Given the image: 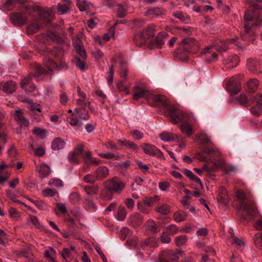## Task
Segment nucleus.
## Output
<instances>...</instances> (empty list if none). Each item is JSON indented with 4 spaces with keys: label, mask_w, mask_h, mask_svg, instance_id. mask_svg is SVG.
Masks as SVG:
<instances>
[{
    "label": "nucleus",
    "mask_w": 262,
    "mask_h": 262,
    "mask_svg": "<svg viewBox=\"0 0 262 262\" xmlns=\"http://www.w3.org/2000/svg\"><path fill=\"white\" fill-rule=\"evenodd\" d=\"M155 211L162 214H167L169 211V208L166 204L158 205L155 209Z\"/></svg>",
    "instance_id": "ea45409f"
},
{
    "label": "nucleus",
    "mask_w": 262,
    "mask_h": 262,
    "mask_svg": "<svg viewBox=\"0 0 262 262\" xmlns=\"http://www.w3.org/2000/svg\"><path fill=\"white\" fill-rule=\"evenodd\" d=\"M40 15L43 19L49 23L51 20V18L53 16V12L51 9L46 8L41 11Z\"/></svg>",
    "instance_id": "cd10ccee"
},
{
    "label": "nucleus",
    "mask_w": 262,
    "mask_h": 262,
    "mask_svg": "<svg viewBox=\"0 0 262 262\" xmlns=\"http://www.w3.org/2000/svg\"><path fill=\"white\" fill-rule=\"evenodd\" d=\"M159 196L146 197L143 200V204L148 207H151L158 200Z\"/></svg>",
    "instance_id": "79ce46f5"
},
{
    "label": "nucleus",
    "mask_w": 262,
    "mask_h": 262,
    "mask_svg": "<svg viewBox=\"0 0 262 262\" xmlns=\"http://www.w3.org/2000/svg\"><path fill=\"white\" fill-rule=\"evenodd\" d=\"M36 207L41 210L47 211L49 210L48 205L41 200L38 201V204H36Z\"/></svg>",
    "instance_id": "338daca9"
},
{
    "label": "nucleus",
    "mask_w": 262,
    "mask_h": 262,
    "mask_svg": "<svg viewBox=\"0 0 262 262\" xmlns=\"http://www.w3.org/2000/svg\"><path fill=\"white\" fill-rule=\"evenodd\" d=\"M127 212L125 208L123 206H119L118 210V214L117 219L120 221H122L125 220L126 217Z\"/></svg>",
    "instance_id": "a19ab883"
},
{
    "label": "nucleus",
    "mask_w": 262,
    "mask_h": 262,
    "mask_svg": "<svg viewBox=\"0 0 262 262\" xmlns=\"http://www.w3.org/2000/svg\"><path fill=\"white\" fill-rule=\"evenodd\" d=\"M147 229L152 233L157 232V226L155 221L152 220H148L145 224Z\"/></svg>",
    "instance_id": "72a5a7b5"
},
{
    "label": "nucleus",
    "mask_w": 262,
    "mask_h": 262,
    "mask_svg": "<svg viewBox=\"0 0 262 262\" xmlns=\"http://www.w3.org/2000/svg\"><path fill=\"white\" fill-rule=\"evenodd\" d=\"M255 96L251 97L248 99L245 94H242L236 97V100L241 105L249 106L254 103Z\"/></svg>",
    "instance_id": "a211bd4d"
},
{
    "label": "nucleus",
    "mask_w": 262,
    "mask_h": 262,
    "mask_svg": "<svg viewBox=\"0 0 262 262\" xmlns=\"http://www.w3.org/2000/svg\"><path fill=\"white\" fill-rule=\"evenodd\" d=\"M256 105L252 106L250 110V112L253 115H259L262 111V94H259L254 97Z\"/></svg>",
    "instance_id": "f8f14e48"
},
{
    "label": "nucleus",
    "mask_w": 262,
    "mask_h": 262,
    "mask_svg": "<svg viewBox=\"0 0 262 262\" xmlns=\"http://www.w3.org/2000/svg\"><path fill=\"white\" fill-rule=\"evenodd\" d=\"M187 216V214L183 211L176 212L173 214V219L177 222H181L184 221Z\"/></svg>",
    "instance_id": "58836bf2"
},
{
    "label": "nucleus",
    "mask_w": 262,
    "mask_h": 262,
    "mask_svg": "<svg viewBox=\"0 0 262 262\" xmlns=\"http://www.w3.org/2000/svg\"><path fill=\"white\" fill-rule=\"evenodd\" d=\"M38 172L41 178L47 177L51 173L50 167L47 164L42 163L40 166Z\"/></svg>",
    "instance_id": "bb28decb"
},
{
    "label": "nucleus",
    "mask_w": 262,
    "mask_h": 262,
    "mask_svg": "<svg viewBox=\"0 0 262 262\" xmlns=\"http://www.w3.org/2000/svg\"><path fill=\"white\" fill-rule=\"evenodd\" d=\"M98 186H86L84 188V190L86 193L89 195L96 194L98 192Z\"/></svg>",
    "instance_id": "603ef678"
},
{
    "label": "nucleus",
    "mask_w": 262,
    "mask_h": 262,
    "mask_svg": "<svg viewBox=\"0 0 262 262\" xmlns=\"http://www.w3.org/2000/svg\"><path fill=\"white\" fill-rule=\"evenodd\" d=\"M204 153L210 155L209 161L215 169L222 168L225 165V161L222 158V154L219 149L214 146L205 147L203 149Z\"/></svg>",
    "instance_id": "7ed1b4c3"
},
{
    "label": "nucleus",
    "mask_w": 262,
    "mask_h": 262,
    "mask_svg": "<svg viewBox=\"0 0 262 262\" xmlns=\"http://www.w3.org/2000/svg\"><path fill=\"white\" fill-rule=\"evenodd\" d=\"M258 84L259 83L257 79H251L248 82V88L249 90L251 92H255L258 88Z\"/></svg>",
    "instance_id": "c03bdc74"
},
{
    "label": "nucleus",
    "mask_w": 262,
    "mask_h": 262,
    "mask_svg": "<svg viewBox=\"0 0 262 262\" xmlns=\"http://www.w3.org/2000/svg\"><path fill=\"white\" fill-rule=\"evenodd\" d=\"M29 221L36 228H39L41 227V225L36 216L30 215L29 216Z\"/></svg>",
    "instance_id": "4d7b16f0"
},
{
    "label": "nucleus",
    "mask_w": 262,
    "mask_h": 262,
    "mask_svg": "<svg viewBox=\"0 0 262 262\" xmlns=\"http://www.w3.org/2000/svg\"><path fill=\"white\" fill-rule=\"evenodd\" d=\"M85 59H83L79 56V57H75L74 60V62L76 66L81 71H83L85 69V64L84 60Z\"/></svg>",
    "instance_id": "37998d69"
},
{
    "label": "nucleus",
    "mask_w": 262,
    "mask_h": 262,
    "mask_svg": "<svg viewBox=\"0 0 262 262\" xmlns=\"http://www.w3.org/2000/svg\"><path fill=\"white\" fill-rule=\"evenodd\" d=\"M40 28V26L36 23H33L29 25L27 29V33L33 34L37 32Z\"/></svg>",
    "instance_id": "de8ad7c7"
},
{
    "label": "nucleus",
    "mask_w": 262,
    "mask_h": 262,
    "mask_svg": "<svg viewBox=\"0 0 262 262\" xmlns=\"http://www.w3.org/2000/svg\"><path fill=\"white\" fill-rule=\"evenodd\" d=\"M220 201L224 204H226L228 201V196L227 191L224 187H220L219 189Z\"/></svg>",
    "instance_id": "2f4dec72"
},
{
    "label": "nucleus",
    "mask_w": 262,
    "mask_h": 262,
    "mask_svg": "<svg viewBox=\"0 0 262 262\" xmlns=\"http://www.w3.org/2000/svg\"><path fill=\"white\" fill-rule=\"evenodd\" d=\"M244 19L246 23L244 26L245 30L241 34V37L245 40H253L255 36L253 29L256 26H262V19L257 11L249 10L245 13Z\"/></svg>",
    "instance_id": "f257e3e1"
},
{
    "label": "nucleus",
    "mask_w": 262,
    "mask_h": 262,
    "mask_svg": "<svg viewBox=\"0 0 262 262\" xmlns=\"http://www.w3.org/2000/svg\"><path fill=\"white\" fill-rule=\"evenodd\" d=\"M15 119L19 121L21 125L27 126L29 124V122L27 119L24 117V113L20 110H17L15 112L14 114Z\"/></svg>",
    "instance_id": "b1692460"
},
{
    "label": "nucleus",
    "mask_w": 262,
    "mask_h": 262,
    "mask_svg": "<svg viewBox=\"0 0 262 262\" xmlns=\"http://www.w3.org/2000/svg\"><path fill=\"white\" fill-rule=\"evenodd\" d=\"M7 141V135L0 128V150L4 147Z\"/></svg>",
    "instance_id": "6e6d98bb"
},
{
    "label": "nucleus",
    "mask_w": 262,
    "mask_h": 262,
    "mask_svg": "<svg viewBox=\"0 0 262 262\" xmlns=\"http://www.w3.org/2000/svg\"><path fill=\"white\" fill-rule=\"evenodd\" d=\"M71 7V2L69 0H61L57 5V12L60 15L66 14Z\"/></svg>",
    "instance_id": "412c9836"
},
{
    "label": "nucleus",
    "mask_w": 262,
    "mask_h": 262,
    "mask_svg": "<svg viewBox=\"0 0 262 262\" xmlns=\"http://www.w3.org/2000/svg\"><path fill=\"white\" fill-rule=\"evenodd\" d=\"M48 184L49 185H54L57 187L63 186V182L61 180L58 179H53L50 180Z\"/></svg>",
    "instance_id": "13d9d810"
},
{
    "label": "nucleus",
    "mask_w": 262,
    "mask_h": 262,
    "mask_svg": "<svg viewBox=\"0 0 262 262\" xmlns=\"http://www.w3.org/2000/svg\"><path fill=\"white\" fill-rule=\"evenodd\" d=\"M253 240L255 246L258 248L262 249V233L260 235L255 234Z\"/></svg>",
    "instance_id": "864d4df0"
},
{
    "label": "nucleus",
    "mask_w": 262,
    "mask_h": 262,
    "mask_svg": "<svg viewBox=\"0 0 262 262\" xmlns=\"http://www.w3.org/2000/svg\"><path fill=\"white\" fill-rule=\"evenodd\" d=\"M168 115L172 123L174 124H177L181 121H187L189 119L188 114L173 106L169 108Z\"/></svg>",
    "instance_id": "39448f33"
},
{
    "label": "nucleus",
    "mask_w": 262,
    "mask_h": 262,
    "mask_svg": "<svg viewBox=\"0 0 262 262\" xmlns=\"http://www.w3.org/2000/svg\"><path fill=\"white\" fill-rule=\"evenodd\" d=\"M109 174L108 168L105 166H101L97 168L95 171L96 179L101 180L106 178Z\"/></svg>",
    "instance_id": "f3484780"
},
{
    "label": "nucleus",
    "mask_w": 262,
    "mask_h": 262,
    "mask_svg": "<svg viewBox=\"0 0 262 262\" xmlns=\"http://www.w3.org/2000/svg\"><path fill=\"white\" fill-rule=\"evenodd\" d=\"M205 147H204V148ZM203 148H204V147H203L202 149V153L199 152L196 154V157H197V159L201 161L207 162V161H209V158L210 157V155H208V154L204 153L203 150Z\"/></svg>",
    "instance_id": "3c124183"
},
{
    "label": "nucleus",
    "mask_w": 262,
    "mask_h": 262,
    "mask_svg": "<svg viewBox=\"0 0 262 262\" xmlns=\"http://www.w3.org/2000/svg\"><path fill=\"white\" fill-rule=\"evenodd\" d=\"M143 221V217L137 212H135L129 216L128 222L133 227L140 225Z\"/></svg>",
    "instance_id": "2eb2a0df"
},
{
    "label": "nucleus",
    "mask_w": 262,
    "mask_h": 262,
    "mask_svg": "<svg viewBox=\"0 0 262 262\" xmlns=\"http://www.w3.org/2000/svg\"><path fill=\"white\" fill-rule=\"evenodd\" d=\"M226 64H231L230 67L233 68L236 67L239 62L238 57L236 55H232L227 59L224 60Z\"/></svg>",
    "instance_id": "473e14b6"
},
{
    "label": "nucleus",
    "mask_w": 262,
    "mask_h": 262,
    "mask_svg": "<svg viewBox=\"0 0 262 262\" xmlns=\"http://www.w3.org/2000/svg\"><path fill=\"white\" fill-rule=\"evenodd\" d=\"M56 255V252L55 250L51 247H49L47 249L44 253L45 258L48 259L50 262H56L55 260Z\"/></svg>",
    "instance_id": "a878e982"
},
{
    "label": "nucleus",
    "mask_w": 262,
    "mask_h": 262,
    "mask_svg": "<svg viewBox=\"0 0 262 262\" xmlns=\"http://www.w3.org/2000/svg\"><path fill=\"white\" fill-rule=\"evenodd\" d=\"M181 46L185 52H189L195 50V48H198V43L193 38L189 37L183 39Z\"/></svg>",
    "instance_id": "6e6552de"
},
{
    "label": "nucleus",
    "mask_w": 262,
    "mask_h": 262,
    "mask_svg": "<svg viewBox=\"0 0 262 262\" xmlns=\"http://www.w3.org/2000/svg\"><path fill=\"white\" fill-rule=\"evenodd\" d=\"M168 35V34L166 32H163L158 34L155 40L153 41L154 46L155 47V48H161L164 44Z\"/></svg>",
    "instance_id": "aec40b11"
},
{
    "label": "nucleus",
    "mask_w": 262,
    "mask_h": 262,
    "mask_svg": "<svg viewBox=\"0 0 262 262\" xmlns=\"http://www.w3.org/2000/svg\"><path fill=\"white\" fill-rule=\"evenodd\" d=\"M14 0H8L3 4V8L10 11L12 9V6L14 3Z\"/></svg>",
    "instance_id": "69168bd1"
},
{
    "label": "nucleus",
    "mask_w": 262,
    "mask_h": 262,
    "mask_svg": "<svg viewBox=\"0 0 262 262\" xmlns=\"http://www.w3.org/2000/svg\"><path fill=\"white\" fill-rule=\"evenodd\" d=\"M150 99L153 100L156 102L160 103L161 105L166 106L168 105V102L166 100V98L163 95H150Z\"/></svg>",
    "instance_id": "c756f323"
},
{
    "label": "nucleus",
    "mask_w": 262,
    "mask_h": 262,
    "mask_svg": "<svg viewBox=\"0 0 262 262\" xmlns=\"http://www.w3.org/2000/svg\"><path fill=\"white\" fill-rule=\"evenodd\" d=\"M83 180L84 182L91 184H93L96 182V181H97L96 179V176H94L91 174H88L84 176L83 178Z\"/></svg>",
    "instance_id": "bf43d9fd"
},
{
    "label": "nucleus",
    "mask_w": 262,
    "mask_h": 262,
    "mask_svg": "<svg viewBox=\"0 0 262 262\" xmlns=\"http://www.w3.org/2000/svg\"><path fill=\"white\" fill-rule=\"evenodd\" d=\"M75 115L83 120H88L89 119L88 112L83 107L76 108L74 110Z\"/></svg>",
    "instance_id": "5701e85b"
},
{
    "label": "nucleus",
    "mask_w": 262,
    "mask_h": 262,
    "mask_svg": "<svg viewBox=\"0 0 262 262\" xmlns=\"http://www.w3.org/2000/svg\"><path fill=\"white\" fill-rule=\"evenodd\" d=\"M91 5L90 3L85 0H77V6L81 11L90 9Z\"/></svg>",
    "instance_id": "e433bc0d"
},
{
    "label": "nucleus",
    "mask_w": 262,
    "mask_h": 262,
    "mask_svg": "<svg viewBox=\"0 0 262 262\" xmlns=\"http://www.w3.org/2000/svg\"><path fill=\"white\" fill-rule=\"evenodd\" d=\"M80 199V195L77 192H72L69 195V201L72 204H76Z\"/></svg>",
    "instance_id": "5fc2aeb1"
},
{
    "label": "nucleus",
    "mask_w": 262,
    "mask_h": 262,
    "mask_svg": "<svg viewBox=\"0 0 262 262\" xmlns=\"http://www.w3.org/2000/svg\"><path fill=\"white\" fill-rule=\"evenodd\" d=\"M247 65L249 70L253 73H259L261 72V70L259 68V62L252 58H249L247 59Z\"/></svg>",
    "instance_id": "6ab92c4d"
},
{
    "label": "nucleus",
    "mask_w": 262,
    "mask_h": 262,
    "mask_svg": "<svg viewBox=\"0 0 262 262\" xmlns=\"http://www.w3.org/2000/svg\"><path fill=\"white\" fill-rule=\"evenodd\" d=\"M63 50L60 47L54 48L52 51L51 54L57 59V61L55 62L49 58H46L43 60V66L46 69H43L40 71V73L45 74H51L54 69L62 70L67 69L68 66L64 60L61 58L63 55Z\"/></svg>",
    "instance_id": "f03ea898"
},
{
    "label": "nucleus",
    "mask_w": 262,
    "mask_h": 262,
    "mask_svg": "<svg viewBox=\"0 0 262 262\" xmlns=\"http://www.w3.org/2000/svg\"><path fill=\"white\" fill-rule=\"evenodd\" d=\"M155 33V26H148L144 31L137 33L133 38V41L137 46H142L145 43L146 39L153 37Z\"/></svg>",
    "instance_id": "20e7f679"
},
{
    "label": "nucleus",
    "mask_w": 262,
    "mask_h": 262,
    "mask_svg": "<svg viewBox=\"0 0 262 262\" xmlns=\"http://www.w3.org/2000/svg\"><path fill=\"white\" fill-rule=\"evenodd\" d=\"M66 143L64 141L60 138H55L51 143V147L55 150H60L63 148Z\"/></svg>",
    "instance_id": "393cba45"
},
{
    "label": "nucleus",
    "mask_w": 262,
    "mask_h": 262,
    "mask_svg": "<svg viewBox=\"0 0 262 262\" xmlns=\"http://www.w3.org/2000/svg\"><path fill=\"white\" fill-rule=\"evenodd\" d=\"M11 22L16 26H21L27 21V17L24 13H13L10 16Z\"/></svg>",
    "instance_id": "0eeeda50"
},
{
    "label": "nucleus",
    "mask_w": 262,
    "mask_h": 262,
    "mask_svg": "<svg viewBox=\"0 0 262 262\" xmlns=\"http://www.w3.org/2000/svg\"><path fill=\"white\" fill-rule=\"evenodd\" d=\"M124 203L129 209H132L134 207L135 202L132 199H126L124 200Z\"/></svg>",
    "instance_id": "774afa93"
},
{
    "label": "nucleus",
    "mask_w": 262,
    "mask_h": 262,
    "mask_svg": "<svg viewBox=\"0 0 262 262\" xmlns=\"http://www.w3.org/2000/svg\"><path fill=\"white\" fill-rule=\"evenodd\" d=\"M142 147L145 154L150 156H156L158 157H163L162 152L159 150L155 146L145 143Z\"/></svg>",
    "instance_id": "1a4fd4ad"
},
{
    "label": "nucleus",
    "mask_w": 262,
    "mask_h": 262,
    "mask_svg": "<svg viewBox=\"0 0 262 262\" xmlns=\"http://www.w3.org/2000/svg\"><path fill=\"white\" fill-rule=\"evenodd\" d=\"M159 137L161 140L164 142H169L171 141H174L175 139L177 138V136L176 135H171L170 134L166 132H163L161 133Z\"/></svg>",
    "instance_id": "4c0bfd02"
},
{
    "label": "nucleus",
    "mask_w": 262,
    "mask_h": 262,
    "mask_svg": "<svg viewBox=\"0 0 262 262\" xmlns=\"http://www.w3.org/2000/svg\"><path fill=\"white\" fill-rule=\"evenodd\" d=\"M181 132L187 136H190L192 134V127L187 123H184L180 126Z\"/></svg>",
    "instance_id": "f704fd0d"
},
{
    "label": "nucleus",
    "mask_w": 262,
    "mask_h": 262,
    "mask_svg": "<svg viewBox=\"0 0 262 262\" xmlns=\"http://www.w3.org/2000/svg\"><path fill=\"white\" fill-rule=\"evenodd\" d=\"M93 55L94 56L95 59L97 61H99L103 58L104 54L100 50L97 49L93 52Z\"/></svg>",
    "instance_id": "680f3d73"
},
{
    "label": "nucleus",
    "mask_w": 262,
    "mask_h": 262,
    "mask_svg": "<svg viewBox=\"0 0 262 262\" xmlns=\"http://www.w3.org/2000/svg\"><path fill=\"white\" fill-rule=\"evenodd\" d=\"M135 91L136 92L133 96L134 100H138L141 98H145L148 101L150 99L151 94L147 89L136 86Z\"/></svg>",
    "instance_id": "9b49d317"
},
{
    "label": "nucleus",
    "mask_w": 262,
    "mask_h": 262,
    "mask_svg": "<svg viewBox=\"0 0 262 262\" xmlns=\"http://www.w3.org/2000/svg\"><path fill=\"white\" fill-rule=\"evenodd\" d=\"M77 94L79 98L76 100L77 103L80 105L86 106L90 104V102L87 99L85 94L81 91L80 88L77 87Z\"/></svg>",
    "instance_id": "4be33fe9"
},
{
    "label": "nucleus",
    "mask_w": 262,
    "mask_h": 262,
    "mask_svg": "<svg viewBox=\"0 0 262 262\" xmlns=\"http://www.w3.org/2000/svg\"><path fill=\"white\" fill-rule=\"evenodd\" d=\"M125 147L132 150H137L138 149L137 145L132 141L127 140Z\"/></svg>",
    "instance_id": "0e129e2a"
},
{
    "label": "nucleus",
    "mask_w": 262,
    "mask_h": 262,
    "mask_svg": "<svg viewBox=\"0 0 262 262\" xmlns=\"http://www.w3.org/2000/svg\"><path fill=\"white\" fill-rule=\"evenodd\" d=\"M112 194L110 192H108L106 190H103L101 192V197L104 200L109 201L113 199Z\"/></svg>",
    "instance_id": "052dcab7"
},
{
    "label": "nucleus",
    "mask_w": 262,
    "mask_h": 262,
    "mask_svg": "<svg viewBox=\"0 0 262 262\" xmlns=\"http://www.w3.org/2000/svg\"><path fill=\"white\" fill-rule=\"evenodd\" d=\"M125 183L117 178L107 181L106 188L111 193H120L125 187Z\"/></svg>",
    "instance_id": "423d86ee"
},
{
    "label": "nucleus",
    "mask_w": 262,
    "mask_h": 262,
    "mask_svg": "<svg viewBox=\"0 0 262 262\" xmlns=\"http://www.w3.org/2000/svg\"><path fill=\"white\" fill-rule=\"evenodd\" d=\"M20 85L27 93H32L35 89L34 85L31 82V77L28 76L21 79Z\"/></svg>",
    "instance_id": "ddd939ff"
},
{
    "label": "nucleus",
    "mask_w": 262,
    "mask_h": 262,
    "mask_svg": "<svg viewBox=\"0 0 262 262\" xmlns=\"http://www.w3.org/2000/svg\"><path fill=\"white\" fill-rule=\"evenodd\" d=\"M16 83L14 81H9L3 85V91L8 94H11L16 90Z\"/></svg>",
    "instance_id": "c85d7f7f"
},
{
    "label": "nucleus",
    "mask_w": 262,
    "mask_h": 262,
    "mask_svg": "<svg viewBox=\"0 0 262 262\" xmlns=\"http://www.w3.org/2000/svg\"><path fill=\"white\" fill-rule=\"evenodd\" d=\"M12 167V165L2 164L0 165V184H4L10 177V172L8 170H3L7 167Z\"/></svg>",
    "instance_id": "dca6fc26"
},
{
    "label": "nucleus",
    "mask_w": 262,
    "mask_h": 262,
    "mask_svg": "<svg viewBox=\"0 0 262 262\" xmlns=\"http://www.w3.org/2000/svg\"><path fill=\"white\" fill-rule=\"evenodd\" d=\"M42 195L47 198L52 197L58 194V192L54 189L46 188L41 191Z\"/></svg>",
    "instance_id": "a18cd8bd"
},
{
    "label": "nucleus",
    "mask_w": 262,
    "mask_h": 262,
    "mask_svg": "<svg viewBox=\"0 0 262 262\" xmlns=\"http://www.w3.org/2000/svg\"><path fill=\"white\" fill-rule=\"evenodd\" d=\"M10 216L15 220H17L19 217L18 211L15 208L10 207L9 210Z\"/></svg>",
    "instance_id": "e2e57ef3"
},
{
    "label": "nucleus",
    "mask_w": 262,
    "mask_h": 262,
    "mask_svg": "<svg viewBox=\"0 0 262 262\" xmlns=\"http://www.w3.org/2000/svg\"><path fill=\"white\" fill-rule=\"evenodd\" d=\"M239 209L245 212L249 216H253L255 213V206L251 202H246L242 203Z\"/></svg>",
    "instance_id": "4468645a"
},
{
    "label": "nucleus",
    "mask_w": 262,
    "mask_h": 262,
    "mask_svg": "<svg viewBox=\"0 0 262 262\" xmlns=\"http://www.w3.org/2000/svg\"><path fill=\"white\" fill-rule=\"evenodd\" d=\"M195 139L202 144H207L210 142V137L204 133L196 135Z\"/></svg>",
    "instance_id": "7c9ffc66"
},
{
    "label": "nucleus",
    "mask_w": 262,
    "mask_h": 262,
    "mask_svg": "<svg viewBox=\"0 0 262 262\" xmlns=\"http://www.w3.org/2000/svg\"><path fill=\"white\" fill-rule=\"evenodd\" d=\"M79 155L76 152L71 151L70 152L68 155V159L71 162L75 163H79Z\"/></svg>",
    "instance_id": "09e8293b"
},
{
    "label": "nucleus",
    "mask_w": 262,
    "mask_h": 262,
    "mask_svg": "<svg viewBox=\"0 0 262 262\" xmlns=\"http://www.w3.org/2000/svg\"><path fill=\"white\" fill-rule=\"evenodd\" d=\"M187 241V238L185 235H182L176 237V243L178 246H182L185 245Z\"/></svg>",
    "instance_id": "8fccbe9b"
},
{
    "label": "nucleus",
    "mask_w": 262,
    "mask_h": 262,
    "mask_svg": "<svg viewBox=\"0 0 262 262\" xmlns=\"http://www.w3.org/2000/svg\"><path fill=\"white\" fill-rule=\"evenodd\" d=\"M235 41L234 39H229L225 42H222L221 45H218L216 47L217 50L220 52L225 51L229 48V45L233 43Z\"/></svg>",
    "instance_id": "c9c22d12"
},
{
    "label": "nucleus",
    "mask_w": 262,
    "mask_h": 262,
    "mask_svg": "<svg viewBox=\"0 0 262 262\" xmlns=\"http://www.w3.org/2000/svg\"><path fill=\"white\" fill-rule=\"evenodd\" d=\"M73 44L77 53L83 59L86 58V54L80 38L75 36L73 38Z\"/></svg>",
    "instance_id": "9d476101"
},
{
    "label": "nucleus",
    "mask_w": 262,
    "mask_h": 262,
    "mask_svg": "<svg viewBox=\"0 0 262 262\" xmlns=\"http://www.w3.org/2000/svg\"><path fill=\"white\" fill-rule=\"evenodd\" d=\"M183 172L185 174V176L189 178L190 180L194 181L196 183H201L200 179L195 176L190 170L188 169H185L184 170Z\"/></svg>",
    "instance_id": "49530a36"
}]
</instances>
